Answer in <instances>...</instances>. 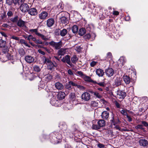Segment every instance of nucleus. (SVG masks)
<instances>
[{
	"mask_svg": "<svg viewBox=\"0 0 148 148\" xmlns=\"http://www.w3.org/2000/svg\"><path fill=\"white\" fill-rule=\"evenodd\" d=\"M116 94L117 97L120 99H124L126 96L125 92L120 90H117Z\"/></svg>",
	"mask_w": 148,
	"mask_h": 148,
	"instance_id": "6e6552de",
	"label": "nucleus"
},
{
	"mask_svg": "<svg viewBox=\"0 0 148 148\" xmlns=\"http://www.w3.org/2000/svg\"><path fill=\"white\" fill-rule=\"evenodd\" d=\"M50 102L52 106L57 107H59L61 106L62 104L60 101L56 100V99L54 97H53L51 99Z\"/></svg>",
	"mask_w": 148,
	"mask_h": 148,
	"instance_id": "423d86ee",
	"label": "nucleus"
},
{
	"mask_svg": "<svg viewBox=\"0 0 148 148\" xmlns=\"http://www.w3.org/2000/svg\"><path fill=\"white\" fill-rule=\"evenodd\" d=\"M59 127L60 129V132L62 133L63 131H66L67 129V126L66 123L64 122H61L59 123Z\"/></svg>",
	"mask_w": 148,
	"mask_h": 148,
	"instance_id": "9d476101",
	"label": "nucleus"
},
{
	"mask_svg": "<svg viewBox=\"0 0 148 148\" xmlns=\"http://www.w3.org/2000/svg\"><path fill=\"white\" fill-rule=\"evenodd\" d=\"M112 57V53L110 52H108L107 54L106 57L103 60L108 61L110 60H111Z\"/></svg>",
	"mask_w": 148,
	"mask_h": 148,
	"instance_id": "2f4dec72",
	"label": "nucleus"
},
{
	"mask_svg": "<svg viewBox=\"0 0 148 148\" xmlns=\"http://www.w3.org/2000/svg\"><path fill=\"white\" fill-rule=\"evenodd\" d=\"M55 87L58 90H61L63 88V85L59 82H57L55 84Z\"/></svg>",
	"mask_w": 148,
	"mask_h": 148,
	"instance_id": "bb28decb",
	"label": "nucleus"
},
{
	"mask_svg": "<svg viewBox=\"0 0 148 148\" xmlns=\"http://www.w3.org/2000/svg\"><path fill=\"white\" fill-rule=\"evenodd\" d=\"M109 112L106 111L103 112L101 114V117L104 120H107L109 117Z\"/></svg>",
	"mask_w": 148,
	"mask_h": 148,
	"instance_id": "6ab92c4d",
	"label": "nucleus"
},
{
	"mask_svg": "<svg viewBox=\"0 0 148 148\" xmlns=\"http://www.w3.org/2000/svg\"><path fill=\"white\" fill-rule=\"evenodd\" d=\"M0 21H2L4 18L6 17V15L5 12H4L3 13L0 14Z\"/></svg>",
	"mask_w": 148,
	"mask_h": 148,
	"instance_id": "a19ab883",
	"label": "nucleus"
},
{
	"mask_svg": "<svg viewBox=\"0 0 148 148\" xmlns=\"http://www.w3.org/2000/svg\"><path fill=\"white\" fill-rule=\"evenodd\" d=\"M98 103L94 101H91V106L93 107H96L98 106Z\"/></svg>",
	"mask_w": 148,
	"mask_h": 148,
	"instance_id": "79ce46f5",
	"label": "nucleus"
},
{
	"mask_svg": "<svg viewBox=\"0 0 148 148\" xmlns=\"http://www.w3.org/2000/svg\"><path fill=\"white\" fill-rule=\"evenodd\" d=\"M139 144L140 146L146 147L148 145L147 141L145 139H140L139 140Z\"/></svg>",
	"mask_w": 148,
	"mask_h": 148,
	"instance_id": "a211bd4d",
	"label": "nucleus"
},
{
	"mask_svg": "<svg viewBox=\"0 0 148 148\" xmlns=\"http://www.w3.org/2000/svg\"><path fill=\"white\" fill-rule=\"evenodd\" d=\"M121 113L123 115L127 116V114L126 111V109L121 110Z\"/></svg>",
	"mask_w": 148,
	"mask_h": 148,
	"instance_id": "8fccbe9b",
	"label": "nucleus"
},
{
	"mask_svg": "<svg viewBox=\"0 0 148 148\" xmlns=\"http://www.w3.org/2000/svg\"><path fill=\"white\" fill-rule=\"evenodd\" d=\"M104 72L106 76L109 77L112 76L114 73V70L110 68L105 69Z\"/></svg>",
	"mask_w": 148,
	"mask_h": 148,
	"instance_id": "0eeeda50",
	"label": "nucleus"
},
{
	"mask_svg": "<svg viewBox=\"0 0 148 148\" xmlns=\"http://www.w3.org/2000/svg\"><path fill=\"white\" fill-rule=\"evenodd\" d=\"M3 56H5V59L3 60L5 61H7L8 60L11 59V56L8 53L6 54V53L5 55V54H4Z\"/></svg>",
	"mask_w": 148,
	"mask_h": 148,
	"instance_id": "c03bdc74",
	"label": "nucleus"
},
{
	"mask_svg": "<svg viewBox=\"0 0 148 148\" xmlns=\"http://www.w3.org/2000/svg\"><path fill=\"white\" fill-rule=\"evenodd\" d=\"M60 19L61 22L65 25H66L69 23L68 19L67 17H60Z\"/></svg>",
	"mask_w": 148,
	"mask_h": 148,
	"instance_id": "393cba45",
	"label": "nucleus"
},
{
	"mask_svg": "<svg viewBox=\"0 0 148 148\" xmlns=\"http://www.w3.org/2000/svg\"><path fill=\"white\" fill-rule=\"evenodd\" d=\"M81 97L82 100L84 101H88L90 99L91 96L88 92H85L82 94Z\"/></svg>",
	"mask_w": 148,
	"mask_h": 148,
	"instance_id": "1a4fd4ad",
	"label": "nucleus"
},
{
	"mask_svg": "<svg viewBox=\"0 0 148 148\" xmlns=\"http://www.w3.org/2000/svg\"><path fill=\"white\" fill-rule=\"evenodd\" d=\"M114 103L116 108H120V104L116 101H114Z\"/></svg>",
	"mask_w": 148,
	"mask_h": 148,
	"instance_id": "bf43d9fd",
	"label": "nucleus"
},
{
	"mask_svg": "<svg viewBox=\"0 0 148 148\" xmlns=\"http://www.w3.org/2000/svg\"><path fill=\"white\" fill-rule=\"evenodd\" d=\"M91 26L90 25H88L86 27V32H90L91 30Z\"/></svg>",
	"mask_w": 148,
	"mask_h": 148,
	"instance_id": "680f3d73",
	"label": "nucleus"
},
{
	"mask_svg": "<svg viewBox=\"0 0 148 148\" xmlns=\"http://www.w3.org/2000/svg\"><path fill=\"white\" fill-rule=\"evenodd\" d=\"M20 43L21 45H24L25 46L29 47H31L28 44L27 42L23 39H21L20 41Z\"/></svg>",
	"mask_w": 148,
	"mask_h": 148,
	"instance_id": "c9c22d12",
	"label": "nucleus"
},
{
	"mask_svg": "<svg viewBox=\"0 0 148 148\" xmlns=\"http://www.w3.org/2000/svg\"><path fill=\"white\" fill-rule=\"evenodd\" d=\"M135 128L136 129H140L142 130H144V128L143 127V126L141 125H138L135 127Z\"/></svg>",
	"mask_w": 148,
	"mask_h": 148,
	"instance_id": "603ef678",
	"label": "nucleus"
},
{
	"mask_svg": "<svg viewBox=\"0 0 148 148\" xmlns=\"http://www.w3.org/2000/svg\"><path fill=\"white\" fill-rule=\"evenodd\" d=\"M106 125V122L103 119H100L97 122V125L93 124L92 128L95 130L99 129L101 127H104Z\"/></svg>",
	"mask_w": 148,
	"mask_h": 148,
	"instance_id": "f03ea898",
	"label": "nucleus"
},
{
	"mask_svg": "<svg viewBox=\"0 0 148 148\" xmlns=\"http://www.w3.org/2000/svg\"><path fill=\"white\" fill-rule=\"evenodd\" d=\"M111 128H115L116 129L120 131V129H121L119 125H113V126H112V127Z\"/></svg>",
	"mask_w": 148,
	"mask_h": 148,
	"instance_id": "864d4df0",
	"label": "nucleus"
},
{
	"mask_svg": "<svg viewBox=\"0 0 148 148\" xmlns=\"http://www.w3.org/2000/svg\"><path fill=\"white\" fill-rule=\"evenodd\" d=\"M29 31L32 33L34 32L35 34L38 36L40 37L42 39L44 40L47 41L49 39L48 38L44 35L38 32L37 29H30L29 30Z\"/></svg>",
	"mask_w": 148,
	"mask_h": 148,
	"instance_id": "20e7f679",
	"label": "nucleus"
},
{
	"mask_svg": "<svg viewBox=\"0 0 148 148\" xmlns=\"http://www.w3.org/2000/svg\"><path fill=\"white\" fill-rule=\"evenodd\" d=\"M26 22L23 21L21 19H19L17 23V25L21 27H25V24Z\"/></svg>",
	"mask_w": 148,
	"mask_h": 148,
	"instance_id": "f3484780",
	"label": "nucleus"
},
{
	"mask_svg": "<svg viewBox=\"0 0 148 148\" xmlns=\"http://www.w3.org/2000/svg\"><path fill=\"white\" fill-rule=\"evenodd\" d=\"M19 52L20 54L22 56H23L25 54V51L23 49H20L19 51Z\"/></svg>",
	"mask_w": 148,
	"mask_h": 148,
	"instance_id": "5fc2aeb1",
	"label": "nucleus"
},
{
	"mask_svg": "<svg viewBox=\"0 0 148 148\" xmlns=\"http://www.w3.org/2000/svg\"><path fill=\"white\" fill-rule=\"evenodd\" d=\"M48 15V14L47 12L43 11L39 14L38 16L40 19L44 20L47 18Z\"/></svg>",
	"mask_w": 148,
	"mask_h": 148,
	"instance_id": "ddd939ff",
	"label": "nucleus"
},
{
	"mask_svg": "<svg viewBox=\"0 0 148 148\" xmlns=\"http://www.w3.org/2000/svg\"><path fill=\"white\" fill-rule=\"evenodd\" d=\"M46 80L48 81H50L53 79V76L51 74H48L45 77Z\"/></svg>",
	"mask_w": 148,
	"mask_h": 148,
	"instance_id": "de8ad7c7",
	"label": "nucleus"
},
{
	"mask_svg": "<svg viewBox=\"0 0 148 148\" xmlns=\"http://www.w3.org/2000/svg\"><path fill=\"white\" fill-rule=\"evenodd\" d=\"M67 31L66 29H63L60 31V35L62 36H64L67 33Z\"/></svg>",
	"mask_w": 148,
	"mask_h": 148,
	"instance_id": "e433bc0d",
	"label": "nucleus"
},
{
	"mask_svg": "<svg viewBox=\"0 0 148 148\" xmlns=\"http://www.w3.org/2000/svg\"><path fill=\"white\" fill-rule=\"evenodd\" d=\"M62 133H63V135L64 136H66L68 135L73 134V132H71L70 130L68 128L66 131H63Z\"/></svg>",
	"mask_w": 148,
	"mask_h": 148,
	"instance_id": "c756f323",
	"label": "nucleus"
},
{
	"mask_svg": "<svg viewBox=\"0 0 148 148\" xmlns=\"http://www.w3.org/2000/svg\"><path fill=\"white\" fill-rule=\"evenodd\" d=\"M72 30L73 33H77L78 30V27L77 25H74L72 27Z\"/></svg>",
	"mask_w": 148,
	"mask_h": 148,
	"instance_id": "f704fd0d",
	"label": "nucleus"
},
{
	"mask_svg": "<svg viewBox=\"0 0 148 148\" xmlns=\"http://www.w3.org/2000/svg\"><path fill=\"white\" fill-rule=\"evenodd\" d=\"M6 3L9 5H12L13 3V0H6Z\"/></svg>",
	"mask_w": 148,
	"mask_h": 148,
	"instance_id": "052dcab7",
	"label": "nucleus"
},
{
	"mask_svg": "<svg viewBox=\"0 0 148 148\" xmlns=\"http://www.w3.org/2000/svg\"><path fill=\"white\" fill-rule=\"evenodd\" d=\"M65 88L69 90H70L72 89V86H71L69 82L66 84Z\"/></svg>",
	"mask_w": 148,
	"mask_h": 148,
	"instance_id": "49530a36",
	"label": "nucleus"
},
{
	"mask_svg": "<svg viewBox=\"0 0 148 148\" xmlns=\"http://www.w3.org/2000/svg\"><path fill=\"white\" fill-rule=\"evenodd\" d=\"M94 95H95L97 98H101L102 96L99 94L97 92H95L94 93Z\"/></svg>",
	"mask_w": 148,
	"mask_h": 148,
	"instance_id": "3c124183",
	"label": "nucleus"
},
{
	"mask_svg": "<svg viewBox=\"0 0 148 148\" xmlns=\"http://www.w3.org/2000/svg\"><path fill=\"white\" fill-rule=\"evenodd\" d=\"M49 44L50 46L56 50L60 49L62 46V42L61 41L56 42L52 40L49 42Z\"/></svg>",
	"mask_w": 148,
	"mask_h": 148,
	"instance_id": "7ed1b4c3",
	"label": "nucleus"
},
{
	"mask_svg": "<svg viewBox=\"0 0 148 148\" xmlns=\"http://www.w3.org/2000/svg\"><path fill=\"white\" fill-rule=\"evenodd\" d=\"M61 133L59 132H54L51 133L49 135L51 142L54 144H58L61 142L62 137Z\"/></svg>",
	"mask_w": 148,
	"mask_h": 148,
	"instance_id": "f257e3e1",
	"label": "nucleus"
},
{
	"mask_svg": "<svg viewBox=\"0 0 148 148\" xmlns=\"http://www.w3.org/2000/svg\"><path fill=\"white\" fill-rule=\"evenodd\" d=\"M86 31L85 29L84 28H82L79 30L78 34L79 35L82 36L86 33Z\"/></svg>",
	"mask_w": 148,
	"mask_h": 148,
	"instance_id": "7c9ffc66",
	"label": "nucleus"
},
{
	"mask_svg": "<svg viewBox=\"0 0 148 148\" xmlns=\"http://www.w3.org/2000/svg\"><path fill=\"white\" fill-rule=\"evenodd\" d=\"M2 50L3 52L4 53V54H5H5L7 53H8L9 50L8 48V47L5 46L4 47H2Z\"/></svg>",
	"mask_w": 148,
	"mask_h": 148,
	"instance_id": "ea45409f",
	"label": "nucleus"
},
{
	"mask_svg": "<svg viewBox=\"0 0 148 148\" xmlns=\"http://www.w3.org/2000/svg\"><path fill=\"white\" fill-rule=\"evenodd\" d=\"M97 146L100 148H104V145L101 143L98 144Z\"/></svg>",
	"mask_w": 148,
	"mask_h": 148,
	"instance_id": "774afa93",
	"label": "nucleus"
},
{
	"mask_svg": "<svg viewBox=\"0 0 148 148\" xmlns=\"http://www.w3.org/2000/svg\"><path fill=\"white\" fill-rule=\"evenodd\" d=\"M114 85L116 86H118L121 84L122 81V78L119 76H115L114 77Z\"/></svg>",
	"mask_w": 148,
	"mask_h": 148,
	"instance_id": "f8f14e48",
	"label": "nucleus"
},
{
	"mask_svg": "<svg viewBox=\"0 0 148 148\" xmlns=\"http://www.w3.org/2000/svg\"><path fill=\"white\" fill-rule=\"evenodd\" d=\"M55 21L53 18H49L47 21V25L49 27L52 26L54 24Z\"/></svg>",
	"mask_w": 148,
	"mask_h": 148,
	"instance_id": "dca6fc26",
	"label": "nucleus"
},
{
	"mask_svg": "<svg viewBox=\"0 0 148 148\" xmlns=\"http://www.w3.org/2000/svg\"><path fill=\"white\" fill-rule=\"evenodd\" d=\"M55 64L54 65L52 62H50V63L47 65L48 69L50 71H53L54 70L55 67L57 66L56 63H55Z\"/></svg>",
	"mask_w": 148,
	"mask_h": 148,
	"instance_id": "aec40b11",
	"label": "nucleus"
},
{
	"mask_svg": "<svg viewBox=\"0 0 148 148\" xmlns=\"http://www.w3.org/2000/svg\"><path fill=\"white\" fill-rule=\"evenodd\" d=\"M71 86H77V84L73 81H70L68 82Z\"/></svg>",
	"mask_w": 148,
	"mask_h": 148,
	"instance_id": "e2e57ef3",
	"label": "nucleus"
},
{
	"mask_svg": "<svg viewBox=\"0 0 148 148\" xmlns=\"http://www.w3.org/2000/svg\"><path fill=\"white\" fill-rule=\"evenodd\" d=\"M65 58V60L66 61V62L69 65L71 66L72 65V64L71 62L70 61V56L68 55H66L64 57Z\"/></svg>",
	"mask_w": 148,
	"mask_h": 148,
	"instance_id": "c85d7f7f",
	"label": "nucleus"
},
{
	"mask_svg": "<svg viewBox=\"0 0 148 148\" xmlns=\"http://www.w3.org/2000/svg\"><path fill=\"white\" fill-rule=\"evenodd\" d=\"M120 122V121L118 117L114 116L113 114L112 115L111 119L110 120L109 127H112V126L116 125L117 124L119 123Z\"/></svg>",
	"mask_w": 148,
	"mask_h": 148,
	"instance_id": "39448f33",
	"label": "nucleus"
},
{
	"mask_svg": "<svg viewBox=\"0 0 148 148\" xmlns=\"http://www.w3.org/2000/svg\"><path fill=\"white\" fill-rule=\"evenodd\" d=\"M44 42H43L40 39H36V41L35 42V43L37 44H43Z\"/></svg>",
	"mask_w": 148,
	"mask_h": 148,
	"instance_id": "4d7b16f0",
	"label": "nucleus"
},
{
	"mask_svg": "<svg viewBox=\"0 0 148 148\" xmlns=\"http://www.w3.org/2000/svg\"><path fill=\"white\" fill-rule=\"evenodd\" d=\"M25 59L27 62L29 64L33 63L34 60V58L29 56H25Z\"/></svg>",
	"mask_w": 148,
	"mask_h": 148,
	"instance_id": "2eb2a0df",
	"label": "nucleus"
},
{
	"mask_svg": "<svg viewBox=\"0 0 148 148\" xmlns=\"http://www.w3.org/2000/svg\"><path fill=\"white\" fill-rule=\"evenodd\" d=\"M124 81L127 84H129L130 82V78L129 76L126 75L123 77Z\"/></svg>",
	"mask_w": 148,
	"mask_h": 148,
	"instance_id": "a878e982",
	"label": "nucleus"
},
{
	"mask_svg": "<svg viewBox=\"0 0 148 148\" xmlns=\"http://www.w3.org/2000/svg\"><path fill=\"white\" fill-rule=\"evenodd\" d=\"M83 78L84 79L85 81L90 82L91 80L92 79L90 77L86 76V75L84 76L83 77Z\"/></svg>",
	"mask_w": 148,
	"mask_h": 148,
	"instance_id": "4c0bfd02",
	"label": "nucleus"
},
{
	"mask_svg": "<svg viewBox=\"0 0 148 148\" xmlns=\"http://www.w3.org/2000/svg\"><path fill=\"white\" fill-rule=\"evenodd\" d=\"M11 38L17 40H18L20 39L19 37L15 36H12L11 37Z\"/></svg>",
	"mask_w": 148,
	"mask_h": 148,
	"instance_id": "338daca9",
	"label": "nucleus"
},
{
	"mask_svg": "<svg viewBox=\"0 0 148 148\" xmlns=\"http://www.w3.org/2000/svg\"><path fill=\"white\" fill-rule=\"evenodd\" d=\"M6 41L1 39L0 40V47L2 48L6 46Z\"/></svg>",
	"mask_w": 148,
	"mask_h": 148,
	"instance_id": "58836bf2",
	"label": "nucleus"
},
{
	"mask_svg": "<svg viewBox=\"0 0 148 148\" xmlns=\"http://www.w3.org/2000/svg\"><path fill=\"white\" fill-rule=\"evenodd\" d=\"M95 34L94 33H92L90 34L88 33L84 36V38L86 40H89L91 38H92V39L95 38Z\"/></svg>",
	"mask_w": 148,
	"mask_h": 148,
	"instance_id": "4be33fe9",
	"label": "nucleus"
},
{
	"mask_svg": "<svg viewBox=\"0 0 148 148\" xmlns=\"http://www.w3.org/2000/svg\"><path fill=\"white\" fill-rule=\"evenodd\" d=\"M33 69L35 71L38 72H40V67L36 65L33 66Z\"/></svg>",
	"mask_w": 148,
	"mask_h": 148,
	"instance_id": "37998d69",
	"label": "nucleus"
},
{
	"mask_svg": "<svg viewBox=\"0 0 148 148\" xmlns=\"http://www.w3.org/2000/svg\"><path fill=\"white\" fill-rule=\"evenodd\" d=\"M20 9L23 12H27L29 9V6L27 3H22L20 6Z\"/></svg>",
	"mask_w": 148,
	"mask_h": 148,
	"instance_id": "9b49d317",
	"label": "nucleus"
},
{
	"mask_svg": "<svg viewBox=\"0 0 148 148\" xmlns=\"http://www.w3.org/2000/svg\"><path fill=\"white\" fill-rule=\"evenodd\" d=\"M27 12L28 14L32 16H36L38 13L37 10L34 8H32L29 9Z\"/></svg>",
	"mask_w": 148,
	"mask_h": 148,
	"instance_id": "4468645a",
	"label": "nucleus"
},
{
	"mask_svg": "<svg viewBox=\"0 0 148 148\" xmlns=\"http://www.w3.org/2000/svg\"><path fill=\"white\" fill-rule=\"evenodd\" d=\"M7 15L8 17H11L13 15V13L11 11H9L7 12Z\"/></svg>",
	"mask_w": 148,
	"mask_h": 148,
	"instance_id": "0e129e2a",
	"label": "nucleus"
},
{
	"mask_svg": "<svg viewBox=\"0 0 148 148\" xmlns=\"http://www.w3.org/2000/svg\"><path fill=\"white\" fill-rule=\"evenodd\" d=\"M78 59L76 56L73 55L71 58V60L72 63L74 64H75L78 61Z\"/></svg>",
	"mask_w": 148,
	"mask_h": 148,
	"instance_id": "72a5a7b5",
	"label": "nucleus"
},
{
	"mask_svg": "<svg viewBox=\"0 0 148 148\" xmlns=\"http://www.w3.org/2000/svg\"><path fill=\"white\" fill-rule=\"evenodd\" d=\"M69 13L66 12V11H61L59 13L58 15L59 16V18L60 17H66V16L68 15Z\"/></svg>",
	"mask_w": 148,
	"mask_h": 148,
	"instance_id": "cd10ccee",
	"label": "nucleus"
},
{
	"mask_svg": "<svg viewBox=\"0 0 148 148\" xmlns=\"http://www.w3.org/2000/svg\"><path fill=\"white\" fill-rule=\"evenodd\" d=\"M18 16H16L14 18H11L10 20L13 23H16L18 22Z\"/></svg>",
	"mask_w": 148,
	"mask_h": 148,
	"instance_id": "a18cd8bd",
	"label": "nucleus"
},
{
	"mask_svg": "<svg viewBox=\"0 0 148 148\" xmlns=\"http://www.w3.org/2000/svg\"><path fill=\"white\" fill-rule=\"evenodd\" d=\"M97 62L94 61H92L90 63V65L91 67H94L97 64Z\"/></svg>",
	"mask_w": 148,
	"mask_h": 148,
	"instance_id": "69168bd1",
	"label": "nucleus"
},
{
	"mask_svg": "<svg viewBox=\"0 0 148 148\" xmlns=\"http://www.w3.org/2000/svg\"><path fill=\"white\" fill-rule=\"evenodd\" d=\"M65 94L64 92L61 91L59 92L57 95L58 99L60 100H61L65 98Z\"/></svg>",
	"mask_w": 148,
	"mask_h": 148,
	"instance_id": "412c9836",
	"label": "nucleus"
},
{
	"mask_svg": "<svg viewBox=\"0 0 148 148\" xmlns=\"http://www.w3.org/2000/svg\"><path fill=\"white\" fill-rule=\"evenodd\" d=\"M96 73L99 77H102L103 75L105 72L102 69L99 68L96 69Z\"/></svg>",
	"mask_w": 148,
	"mask_h": 148,
	"instance_id": "5701e85b",
	"label": "nucleus"
},
{
	"mask_svg": "<svg viewBox=\"0 0 148 148\" xmlns=\"http://www.w3.org/2000/svg\"><path fill=\"white\" fill-rule=\"evenodd\" d=\"M43 62L44 64H46L48 65L50 63L51 61L48 58H46L45 57H43Z\"/></svg>",
	"mask_w": 148,
	"mask_h": 148,
	"instance_id": "473e14b6",
	"label": "nucleus"
},
{
	"mask_svg": "<svg viewBox=\"0 0 148 148\" xmlns=\"http://www.w3.org/2000/svg\"><path fill=\"white\" fill-rule=\"evenodd\" d=\"M69 98L72 101L74 100L75 99V94L73 93H71L69 96Z\"/></svg>",
	"mask_w": 148,
	"mask_h": 148,
	"instance_id": "09e8293b",
	"label": "nucleus"
},
{
	"mask_svg": "<svg viewBox=\"0 0 148 148\" xmlns=\"http://www.w3.org/2000/svg\"><path fill=\"white\" fill-rule=\"evenodd\" d=\"M77 73L82 78L85 75V74H84L82 71H77Z\"/></svg>",
	"mask_w": 148,
	"mask_h": 148,
	"instance_id": "6e6d98bb",
	"label": "nucleus"
},
{
	"mask_svg": "<svg viewBox=\"0 0 148 148\" xmlns=\"http://www.w3.org/2000/svg\"><path fill=\"white\" fill-rule=\"evenodd\" d=\"M66 53V49H65L62 48H60L59 49L58 52V55L59 56H64Z\"/></svg>",
	"mask_w": 148,
	"mask_h": 148,
	"instance_id": "b1692460",
	"label": "nucleus"
},
{
	"mask_svg": "<svg viewBox=\"0 0 148 148\" xmlns=\"http://www.w3.org/2000/svg\"><path fill=\"white\" fill-rule=\"evenodd\" d=\"M141 123L144 126L148 128V123L147 122L145 121H142Z\"/></svg>",
	"mask_w": 148,
	"mask_h": 148,
	"instance_id": "13d9d810",
	"label": "nucleus"
}]
</instances>
